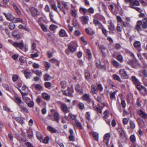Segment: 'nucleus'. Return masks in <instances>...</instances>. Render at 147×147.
I'll return each mask as SVG.
<instances>
[{
  "mask_svg": "<svg viewBox=\"0 0 147 147\" xmlns=\"http://www.w3.org/2000/svg\"><path fill=\"white\" fill-rule=\"evenodd\" d=\"M49 140V138L48 137H45L44 139L42 140V142L45 144L48 143Z\"/></svg>",
  "mask_w": 147,
  "mask_h": 147,
  "instance_id": "nucleus-59",
  "label": "nucleus"
},
{
  "mask_svg": "<svg viewBox=\"0 0 147 147\" xmlns=\"http://www.w3.org/2000/svg\"><path fill=\"white\" fill-rule=\"evenodd\" d=\"M80 19L83 24H87L89 20L88 17L87 16H83L80 17Z\"/></svg>",
  "mask_w": 147,
  "mask_h": 147,
  "instance_id": "nucleus-12",
  "label": "nucleus"
},
{
  "mask_svg": "<svg viewBox=\"0 0 147 147\" xmlns=\"http://www.w3.org/2000/svg\"><path fill=\"white\" fill-rule=\"evenodd\" d=\"M82 98L83 100L88 102H90L91 101H92L93 105H94V102L92 101L91 99L90 98L89 94L86 93L83 96Z\"/></svg>",
  "mask_w": 147,
  "mask_h": 147,
  "instance_id": "nucleus-7",
  "label": "nucleus"
},
{
  "mask_svg": "<svg viewBox=\"0 0 147 147\" xmlns=\"http://www.w3.org/2000/svg\"><path fill=\"white\" fill-rule=\"evenodd\" d=\"M119 74L122 78L125 79H127L128 76L127 74L126 71L124 69H121L119 70Z\"/></svg>",
  "mask_w": 147,
  "mask_h": 147,
  "instance_id": "nucleus-5",
  "label": "nucleus"
},
{
  "mask_svg": "<svg viewBox=\"0 0 147 147\" xmlns=\"http://www.w3.org/2000/svg\"><path fill=\"white\" fill-rule=\"evenodd\" d=\"M36 136L38 139L40 141V142H42V140L43 139V137L39 131H37L36 133Z\"/></svg>",
  "mask_w": 147,
  "mask_h": 147,
  "instance_id": "nucleus-31",
  "label": "nucleus"
},
{
  "mask_svg": "<svg viewBox=\"0 0 147 147\" xmlns=\"http://www.w3.org/2000/svg\"><path fill=\"white\" fill-rule=\"evenodd\" d=\"M135 85L137 89L139 91L141 90L142 89H145L146 90V88L141 85V83L140 82Z\"/></svg>",
  "mask_w": 147,
  "mask_h": 147,
  "instance_id": "nucleus-28",
  "label": "nucleus"
},
{
  "mask_svg": "<svg viewBox=\"0 0 147 147\" xmlns=\"http://www.w3.org/2000/svg\"><path fill=\"white\" fill-rule=\"evenodd\" d=\"M49 61L52 63H55L56 64V65H59V62L57 59L54 58L51 59L49 60Z\"/></svg>",
  "mask_w": 147,
  "mask_h": 147,
  "instance_id": "nucleus-35",
  "label": "nucleus"
},
{
  "mask_svg": "<svg viewBox=\"0 0 147 147\" xmlns=\"http://www.w3.org/2000/svg\"><path fill=\"white\" fill-rule=\"evenodd\" d=\"M28 136L29 138H31L32 136V131L31 130H29L27 131Z\"/></svg>",
  "mask_w": 147,
  "mask_h": 147,
  "instance_id": "nucleus-47",
  "label": "nucleus"
},
{
  "mask_svg": "<svg viewBox=\"0 0 147 147\" xmlns=\"http://www.w3.org/2000/svg\"><path fill=\"white\" fill-rule=\"evenodd\" d=\"M118 90H117L114 92H111L110 93V98L111 100H113L116 98L115 94Z\"/></svg>",
  "mask_w": 147,
  "mask_h": 147,
  "instance_id": "nucleus-24",
  "label": "nucleus"
},
{
  "mask_svg": "<svg viewBox=\"0 0 147 147\" xmlns=\"http://www.w3.org/2000/svg\"><path fill=\"white\" fill-rule=\"evenodd\" d=\"M121 25L119 23H118L117 25V30L118 31L121 32L122 31V28Z\"/></svg>",
  "mask_w": 147,
  "mask_h": 147,
  "instance_id": "nucleus-60",
  "label": "nucleus"
},
{
  "mask_svg": "<svg viewBox=\"0 0 147 147\" xmlns=\"http://www.w3.org/2000/svg\"><path fill=\"white\" fill-rule=\"evenodd\" d=\"M49 16L51 20L52 21L55 22V21H54L53 19L54 15L53 11H51L50 12Z\"/></svg>",
  "mask_w": 147,
  "mask_h": 147,
  "instance_id": "nucleus-56",
  "label": "nucleus"
},
{
  "mask_svg": "<svg viewBox=\"0 0 147 147\" xmlns=\"http://www.w3.org/2000/svg\"><path fill=\"white\" fill-rule=\"evenodd\" d=\"M123 25L124 27H129L130 26L129 23L126 21L122 22Z\"/></svg>",
  "mask_w": 147,
  "mask_h": 147,
  "instance_id": "nucleus-50",
  "label": "nucleus"
},
{
  "mask_svg": "<svg viewBox=\"0 0 147 147\" xmlns=\"http://www.w3.org/2000/svg\"><path fill=\"white\" fill-rule=\"evenodd\" d=\"M47 128L48 129L51 133H56L57 132V130L54 127L50 126H48Z\"/></svg>",
  "mask_w": 147,
  "mask_h": 147,
  "instance_id": "nucleus-33",
  "label": "nucleus"
},
{
  "mask_svg": "<svg viewBox=\"0 0 147 147\" xmlns=\"http://www.w3.org/2000/svg\"><path fill=\"white\" fill-rule=\"evenodd\" d=\"M21 110H22V111L25 113H29L26 107H25L24 106V105L22 106V107H20Z\"/></svg>",
  "mask_w": 147,
  "mask_h": 147,
  "instance_id": "nucleus-53",
  "label": "nucleus"
},
{
  "mask_svg": "<svg viewBox=\"0 0 147 147\" xmlns=\"http://www.w3.org/2000/svg\"><path fill=\"white\" fill-rule=\"evenodd\" d=\"M59 36L61 37H67L68 35L65 30L63 29H61L59 32Z\"/></svg>",
  "mask_w": 147,
  "mask_h": 147,
  "instance_id": "nucleus-18",
  "label": "nucleus"
},
{
  "mask_svg": "<svg viewBox=\"0 0 147 147\" xmlns=\"http://www.w3.org/2000/svg\"><path fill=\"white\" fill-rule=\"evenodd\" d=\"M68 116L69 117L72 119V120L76 121V115H73L71 113H70L69 114Z\"/></svg>",
  "mask_w": 147,
  "mask_h": 147,
  "instance_id": "nucleus-48",
  "label": "nucleus"
},
{
  "mask_svg": "<svg viewBox=\"0 0 147 147\" xmlns=\"http://www.w3.org/2000/svg\"><path fill=\"white\" fill-rule=\"evenodd\" d=\"M58 27L55 25L52 24L50 25V29L51 31L55 30Z\"/></svg>",
  "mask_w": 147,
  "mask_h": 147,
  "instance_id": "nucleus-51",
  "label": "nucleus"
},
{
  "mask_svg": "<svg viewBox=\"0 0 147 147\" xmlns=\"http://www.w3.org/2000/svg\"><path fill=\"white\" fill-rule=\"evenodd\" d=\"M104 119H107L109 117V111L107 110H106L104 113Z\"/></svg>",
  "mask_w": 147,
  "mask_h": 147,
  "instance_id": "nucleus-43",
  "label": "nucleus"
},
{
  "mask_svg": "<svg viewBox=\"0 0 147 147\" xmlns=\"http://www.w3.org/2000/svg\"><path fill=\"white\" fill-rule=\"evenodd\" d=\"M45 85L46 88H49L51 86V84L50 82H47L45 83Z\"/></svg>",
  "mask_w": 147,
  "mask_h": 147,
  "instance_id": "nucleus-62",
  "label": "nucleus"
},
{
  "mask_svg": "<svg viewBox=\"0 0 147 147\" xmlns=\"http://www.w3.org/2000/svg\"><path fill=\"white\" fill-rule=\"evenodd\" d=\"M9 27L11 30H13L15 28L14 24L13 23H10L9 25Z\"/></svg>",
  "mask_w": 147,
  "mask_h": 147,
  "instance_id": "nucleus-63",
  "label": "nucleus"
},
{
  "mask_svg": "<svg viewBox=\"0 0 147 147\" xmlns=\"http://www.w3.org/2000/svg\"><path fill=\"white\" fill-rule=\"evenodd\" d=\"M91 90L92 93L93 94H96L97 92L98 91V90L97 89L96 86L92 84L91 86Z\"/></svg>",
  "mask_w": 147,
  "mask_h": 147,
  "instance_id": "nucleus-23",
  "label": "nucleus"
},
{
  "mask_svg": "<svg viewBox=\"0 0 147 147\" xmlns=\"http://www.w3.org/2000/svg\"><path fill=\"white\" fill-rule=\"evenodd\" d=\"M137 134L139 137L144 135V132L140 129L138 131Z\"/></svg>",
  "mask_w": 147,
  "mask_h": 147,
  "instance_id": "nucleus-55",
  "label": "nucleus"
},
{
  "mask_svg": "<svg viewBox=\"0 0 147 147\" xmlns=\"http://www.w3.org/2000/svg\"><path fill=\"white\" fill-rule=\"evenodd\" d=\"M45 63L44 65L46 70L47 71L50 67V65L49 62L47 61H45Z\"/></svg>",
  "mask_w": 147,
  "mask_h": 147,
  "instance_id": "nucleus-41",
  "label": "nucleus"
},
{
  "mask_svg": "<svg viewBox=\"0 0 147 147\" xmlns=\"http://www.w3.org/2000/svg\"><path fill=\"white\" fill-rule=\"evenodd\" d=\"M30 11L32 16L34 17H36L40 15V12L36 8L32 7L30 8Z\"/></svg>",
  "mask_w": 147,
  "mask_h": 147,
  "instance_id": "nucleus-2",
  "label": "nucleus"
},
{
  "mask_svg": "<svg viewBox=\"0 0 147 147\" xmlns=\"http://www.w3.org/2000/svg\"><path fill=\"white\" fill-rule=\"evenodd\" d=\"M110 137V135L109 133L106 134L104 136V142L105 143L107 146H108L109 139Z\"/></svg>",
  "mask_w": 147,
  "mask_h": 147,
  "instance_id": "nucleus-13",
  "label": "nucleus"
},
{
  "mask_svg": "<svg viewBox=\"0 0 147 147\" xmlns=\"http://www.w3.org/2000/svg\"><path fill=\"white\" fill-rule=\"evenodd\" d=\"M116 19L117 20V22L118 23L122 22L123 21L121 18L119 16H117L116 17Z\"/></svg>",
  "mask_w": 147,
  "mask_h": 147,
  "instance_id": "nucleus-58",
  "label": "nucleus"
},
{
  "mask_svg": "<svg viewBox=\"0 0 147 147\" xmlns=\"http://www.w3.org/2000/svg\"><path fill=\"white\" fill-rule=\"evenodd\" d=\"M144 22L143 23L142 25V28L144 29H146L147 27V19L145 18L144 19Z\"/></svg>",
  "mask_w": 147,
  "mask_h": 147,
  "instance_id": "nucleus-44",
  "label": "nucleus"
},
{
  "mask_svg": "<svg viewBox=\"0 0 147 147\" xmlns=\"http://www.w3.org/2000/svg\"><path fill=\"white\" fill-rule=\"evenodd\" d=\"M130 140L131 142L135 143L136 141V137L135 135H132L130 137Z\"/></svg>",
  "mask_w": 147,
  "mask_h": 147,
  "instance_id": "nucleus-37",
  "label": "nucleus"
},
{
  "mask_svg": "<svg viewBox=\"0 0 147 147\" xmlns=\"http://www.w3.org/2000/svg\"><path fill=\"white\" fill-rule=\"evenodd\" d=\"M60 108L61 111L64 113V114H65L69 111L67 106L65 103H62L61 104L60 106Z\"/></svg>",
  "mask_w": 147,
  "mask_h": 147,
  "instance_id": "nucleus-4",
  "label": "nucleus"
},
{
  "mask_svg": "<svg viewBox=\"0 0 147 147\" xmlns=\"http://www.w3.org/2000/svg\"><path fill=\"white\" fill-rule=\"evenodd\" d=\"M42 98L45 100L47 101H49L50 100V96L47 93L43 92L42 94Z\"/></svg>",
  "mask_w": 147,
  "mask_h": 147,
  "instance_id": "nucleus-14",
  "label": "nucleus"
},
{
  "mask_svg": "<svg viewBox=\"0 0 147 147\" xmlns=\"http://www.w3.org/2000/svg\"><path fill=\"white\" fill-rule=\"evenodd\" d=\"M33 67L34 68L37 69L39 68L40 65L36 63H34L32 64Z\"/></svg>",
  "mask_w": 147,
  "mask_h": 147,
  "instance_id": "nucleus-54",
  "label": "nucleus"
},
{
  "mask_svg": "<svg viewBox=\"0 0 147 147\" xmlns=\"http://www.w3.org/2000/svg\"><path fill=\"white\" fill-rule=\"evenodd\" d=\"M93 23L96 26L98 25L99 28H101L103 27L102 24L96 19L95 18L93 20Z\"/></svg>",
  "mask_w": 147,
  "mask_h": 147,
  "instance_id": "nucleus-20",
  "label": "nucleus"
},
{
  "mask_svg": "<svg viewBox=\"0 0 147 147\" xmlns=\"http://www.w3.org/2000/svg\"><path fill=\"white\" fill-rule=\"evenodd\" d=\"M131 80L133 82V84L135 85H136V84L140 82V81H139L138 78L134 76H131Z\"/></svg>",
  "mask_w": 147,
  "mask_h": 147,
  "instance_id": "nucleus-22",
  "label": "nucleus"
},
{
  "mask_svg": "<svg viewBox=\"0 0 147 147\" xmlns=\"http://www.w3.org/2000/svg\"><path fill=\"white\" fill-rule=\"evenodd\" d=\"M18 75H15L12 77V80L14 82L16 81L18 79Z\"/></svg>",
  "mask_w": 147,
  "mask_h": 147,
  "instance_id": "nucleus-64",
  "label": "nucleus"
},
{
  "mask_svg": "<svg viewBox=\"0 0 147 147\" xmlns=\"http://www.w3.org/2000/svg\"><path fill=\"white\" fill-rule=\"evenodd\" d=\"M3 14L8 20L11 21L13 20L14 17L10 13L6 14L5 13H4Z\"/></svg>",
  "mask_w": 147,
  "mask_h": 147,
  "instance_id": "nucleus-21",
  "label": "nucleus"
},
{
  "mask_svg": "<svg viewBox=\"0 0 147 147\" xmlns=\"http://www.w3.org/2000/svg\"><path fill=\"white\" fill-rule=\"evenodd\" d=\"M75 89L77 92L81 94L83 93V89L79 84H78L76 86Z\"/></svg>",
  "mask_w": 147,
  "mask_h": 147,
  "instance_id": "nucleus-15",
  "label": "nucleus"
},
{
  "mask_svg": "<svg viewBox=\"0 0 147 147\" xmlns=\"http://www.w3.org/2000/svg\"><path fill=\"white\" fill-rule=\"evenodd\" d=\"M94 138L96 140H97L98 139V134L96 132H94L92 134Z\"/></svg>",
  "mask_w": 147,
  "mask_h": 147,
  "instance_id": "nucleus-57",
  "label": "nucleus"
},
{
  "mask_svg": "<svg viewBox=\"0 0 147 147\" xmlns=\"http://www.w3.org/2000/svg\"><path fill=\"white\" fill-rule=\"evenodd\" d=\"M93 108L95 111L97 112L98 114L99 113L101 114L102 113V109H100L99 107H93Z\"/></svg>",
  "mask_w": 147,
  "mask_h": 147,
  "instance_id": "nucleus-40",
  "label": "nucleus"
},
{
  "mask_svg": "<svg viewBox=\"0 0 147 147\" xmlns=\"http://www.w3.org/2000/svg\"><path fill=\"white\" fill-rule=\"evenodd\" d=\"M135 5L137 6H139L140 5L139 2L137 0H133L132 2H131L129 4V7L132 8H134V5Z\"/></svg>",
  "mask_w": 147,
  "mask_h": 147,
  "instance_id": "nucleus-17",
  "label": "nucleus"
},
{
  "mask_svg": "<svg viewBox=\"0 0 147 147\" xmlns=\"http://www.w3.org/2000/svg\"><path fill=\"white\" fill-rule=\"evenodd\" d=\"M70 14L74 18H76L77 15V10L76 9L71 10Z\"/></svg>",
  "mask_w": 147,
  "mask_h": 147,
  "instance_id": "nucleus-29",
  "label": "nucleus"
},
{
  "mask_svg": "<svg viewBox=\"0 0 147 147\" xmlns=\"http://www.w3.org/2000/svg\"><path fill=\"white\" fill-rule=\"evenodd\" d=\"M137 113L142 118L147 119V114L142 110H138Z\"/></svg>",
  "mask_w": 147,
  "mask_h": 147,
  "instance_id": "nucleus-9",
  "label": "nucleus"
},
{
  "mask_svg": "<svg viewBox=\"0 0 147 147\" xmlns=\"http://www.w3.org/2000/svg\"><path fill=\"white\" fill-rule=\"evenodd\" d=\"M76 126L79 129H82V125L81 123L79 121H77L76 123Z\"/></svg>",
  "mask_w": 147,
  "mask_h": 147,
  "instance_id": "nucleus-46",
  "label": "nucleus"
},
{
  "mask_svg": "<svg viewBox=\"0 0 147 147\" xmlns=\"http://www.w3.org/2000/svg\"><path fill=\"white\" fill-rule=\"evenodd\" d=\"M112 63L113 66L116 68H121V65L117 61L115 60H113L112 61Z\"/></svg>",
  "mask_w": 147,
  "mask_h": 147,
  "instance_id": "nucleus-19",
  "label": "nucleus"
},
{
  "mask_svg": "<svg viewBox=\"0 0 147 147\" xmlns=\"http://www.w3.org/2000/svg\"><path fill=\"white\" fill-rule=\"evenodd\" d=\"M78 107L80 110H82L84 109V104L81 102H80L78 104Z\"/></svg>",
  "mask_w": 147,
  "mask_h": 147,
  "instance_id": "nucleus-42",
  "label": "nucleus"
},
{
  "mask_svg": "<svg viewBox=\"0 0 147 147\" xmlns=\"http://www.w3.org/2000/svg\"><path fill=\"white\" fill-rule=\"evenodd\" d=\"M22 72L24 73L25 77L26 78H29L30 77L31 73L28 70L25 69L24 71H22Z\"/></svg>",
  "mask_w": 147,
  "mask_h": 147,
  "instance_id": "nucleus-16",
  "label": "nucleus"
},
{
  "mask_svg": "<svg viewBox=\"0 0 147 147\" xmlns=\"http://www.w3.org/2000/svg\"><path fill=\"white\" fill-rule=\"evenodd\" d=\"M36 101L38 104L41 106H45L47 105V103L46 102L42 100L41 99L39 98H37Z\"/></svg>",
  "mask_w": 147,
  "mask_h": 147,
  "instance_id": "nucleus-10",
  "label": "nucleus"
},
{
  "mask_svg": "<svg viewBox=\"0 0 147 147\" xmlns=\"http://www.w3.org/2000/svg\"><path fill=\"white\" fill-rule=\"evenodd\" d=\"M74 34L76 36H79L81 35V33L79 30H77L74 31Z\"/></svg>",
  "mask_w": 147,
  "mask_h": 147,
  "instance_id": "nucleus-61",
  "label": "nucleus"
},
{
  "mask_svg": "<svg viewBox=\"0 0 147 147\" xmlns=\"http://www.w3.org/2000/svg\"><path fill=\"white\" fill-rule=\"evenodd\" d=\"M54 117L55 121L58 123L59 122L60 117L58 113H55L54 114Z\"/></svg>",
  "mask_w": 147,
  "mask_h": 147,
  "instance_id": "nucleus-25",
  "label": "nucleus"
},
{
  "mask_svg": "<svg viewBox=\"0 0 147 147\" xmlns=\"http://www.w3.org/2000/svg\"><path fill=\"white\" fill-rule=\"evenodd\" d=\"M51 6L52 9H53L54 10L56 11L59 14V15L60 16V14L59 11L58 10L56 4H51Z\"/></svg>",
  "mask_w": 147,
  "mask_h": 147,
  "instance_id": "nucleus-39",
  "label": "nucleus"
},
{
  "mask_svg": "<svg viewBox=\"0 0 147 147\" xmlns=\"http://www.w3.org/2000/svg\"><path fill=\"white\" fill-rule=\"evenodd\" d=\"M57 7L64 15H65L66 13L65 10H68L70 8V4L68 2L64 1H58L57 2Z\"/></svg>",
  "mask_w": 147,
  "mask_h": 147,
  "instance_id": "nucleus-1",
  "label": "nucleus"
},
{
  "mask_svg": "<svg viewBox=\"0 0 147 147\" xmlns=\"http://www.w3.org/2000/svg\"><path fill=\"white\" fill-rule=\"evenodd\" d=\"M43 77L44 80L45 81L50 80L51 78V76L48 73L44 74Z\"/></svg>",
  "mask_w": 147,
  "mask_h": 147,
  "instance_id": "nucleus-30",
  "label": "nucleus"
},
{
  "mask_svg": "<svg viewBox=\"0 0 147 147\" xmlns=\"http://www.w3.org/2000/svg\"><path fill=\"white\" fill-rule=\"evenodd\" d=\"M108 28L109 30L112 31H113L115 30V28L114 25L112 22H110L109 23V24L108 26Z\"/></svg>",
  "mask_w": 147,
  "mask_h": 147,
  "instance_id": "nucleus-36",
  "label": "nucleus"
},
{
  "mask_svg": "<svg viewBox=\"0 0 147 147\" xmlns=\"http://www.w3.org/2000/svg\"><path fill=\"white\" fill-rule=\"evenodd\" d=\"M13 100L19 107L24 105V103L20 97L15 96L13 98Z\"/></svg>",
  "mask_w": 147,
  "mask_h": 147,
  "instance_id": "nucleus-3",
  "label": "nucleus"
},
{
  "mask_svg": "<svg viewBox=\"0 0 147 147\" xmlns=\"http://www.w3.org/2000/svg\"><path fill=\"white\" fill-rule=\"evenodd\" d=\"M13 20L14 22L16 23L21 22L23 24L24 22V21L22 19L20 18H14L13 17Z\"/></svg>",
  "mask_w": 147,
  "mask_h": 147,
  "instance_id": "nucleus-34",
  "label": "nucleus"
},
{
  "mask_svg": "<svg viewBox=\"0 0 147 147\" xmlns=\"http://www.w3.org/2000/svg\"><path fill=\"white\" fill-rule=\"evenodd\" d=\"M35 88L39 90H43V88L42 86L40 84H36L35 86Z\"/></svg>",
  "mask_w": 147,
  "mask_h": 147,
  "instance_id": "nucleus-38",
  "label": "nucleus"
},
{
  "mask_svg": "<svg viewBox=\"0 0 147 147\" xmlns=\"http://www.w3.org/2000/svg\"><path fill=\"white\" fill-rule=\"evenodd\" d=\"M117 59L121 63H122L123 62V58L121 55H119L117 57Z\"/></svg>",
  "mask_w": 147,
  "mask_h": 147,
  "instance_id": "nucleus-45",
  "label": "nucleus"
},
{
  "mask_svg": "<svg viewBox=\"0 0 147 147\" xmlns=\"http://www.w3.org/2000/svg\"><path fill=\"white\" fill-rule=\"evenodd\" d=\"M85 77V79L87 80H88L90 78V73L88 70H85L84 71Z\"/></svg>",
  "mask_w": 147,
  "mask_h": 147,
  "instance_id": "nucleus-26",
  "label": "nucleus"
},
{
  "mask_svg": "<svg viewBox=\"0 0 147 147\" xmlns=\"http://www.w3.org/2000/svg\"><path fill=\"white\" fill-rule=\"evenodd\" d=\"M134 46L138 52H140L141 51V43L140 41H135L134 43Z\"/></svg>",
  "mask_w": 147,
  "mask_h": 147,
  "instance_id": "nucleus-6",
  "label": "nucleus"
},
{
  "mask_svg": "<svg viewBox=\"0 0 147 147\" xmlns=\"http://www.w3.org/2000/svg\"><path fill=\"white\" fill-rule=\"evenodd\" d=\"M130 127L132 129H134L136 127V125L134 122L132 121H131L130 122Z\"/></svg>",
  "mask_w": 147,
  "mask_h": 147,
  "instance_id": "nucleus-49",
  "label": "nucleus"
},
{
  "mask_svg": "<svg viewBox=\"0 0 147 147\" xmlns=\"http://www.w3.org/2000/svg\"><path fill=\"white\" fill-rule=\"evenodd\" d=\"M112 77L114 80L120 82H121V80L118 75L116 74H113L112 76Z\"/></svg>",
  "mask_w": 147,
  "mask_h": 147,
  "instance_id": "nucleus-32",
  "label": "nucleus"
},
{
  "mask_svg": "<svg viewBox=\"0 0 147 147\" xmlns=\"http://www.w3.org/2000/svg\"><path fill=\"white\" fill-rule=\"evenodd\" d=\"M32 72L39 76H40L42 75V72L40 70L37 69L35 71L32 70Z\"/></svg>",
  "mask_w": 147,
  "mask_h": 147,
  "instance_id": "nucleus-27",
  "label": "nucleus"
},
{
  "mask_svg": "<svg viewBox=\"0 0 147 147\" xmlns=\"http://www.w3.org/2000/svg\"><path fill=\"white\" fill-rule=\"evenodd\" d=\"M13 45L15 47H18L21 49H22L24 47V43L23 41L22 42H14Z\"/></svg>",
  "mask_w": 147,
  "mask_h": 147,
  "instance_id": "nucleus-8",
  "label": "nucleus"
},
{
  "mask_svg": "<svg viewBox=\"0 0 147 147\" xmlns=\"http://www.w3.org/2000/svg\"><path fill=\"white\" fill-rule=\"evenodd\" d=\"M76 49V47L75 46L73 45L70 46L68 47L66 51V52L67 55H69V53L67 51H69L71 53H74Z\"/></svg>",
  "mask_w": 147,
  "mask_h": 147,
  "instance_id": "nucleus-11",
  "label": "nucleus"
},
{
  "mask_svg": "<svg viewBox=\"0 0 147 147\" xmlns=\"http://www.w3.org/2000/svg\"><path fill=\"white\" fill-rule=\"evenodd\" d=\"M40 26L43 31L47 32V28L44 24H40Z\"/></svg>",
  "mask_w": 147,
  "mask_h": 147,
  "instance_id": "nucleus-52",
  "label": "nucleus"
}]
</instances>
